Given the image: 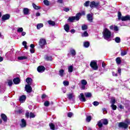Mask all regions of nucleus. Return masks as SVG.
Listing matches in <instances>:
<instances>
[{
  "mask_svg": "<svg viewBox=\"0 0 130 130\" xmlns=\"http://www.w3.org/2000/svg\"><path fill=\"white\" fill-rule=\"evenodd\" d=\"M126 51H123L121 52V55L122 56H124V55H126Z\"/></svg>",
  "mask_w": 130,
  "mask_h": 130,
  "instance_id": "nucleus-46",
  "label": "nucleus"
},
{
  "mask_svg": "<svg viewBox=\"0 0 130 130\" xmlns=\"http://www.w3.org/2000/svg\"><path fill=\"white\" fill-rule=\"evenodd\" d=\"M26 125H27L26 120L24 119H21V122L20 123L21 127H26Z\"/></svg>",
  "mask_w": 130,
  "mask_h": 130,
  "instance_id": "nucleus-12",
  "label": "nucleus"
},
{
  "mask_svg": "<svg viewBox=\"0 0 130 130\" xmlns=\"http://www.w3.org/2000/svg\"><path fill=\"white\" fill-rule=\"evenodd\" d=\"M84 46L86 48H88V47H89V46H90V43H89V42H85L84 43Z\"/></svg>",
  "mask_w": 130,
  "mask_h": 130,
  "instance_id": "nucleus-25",
  "label": "nucleus"
},
{
  "mask_svg": "<svg viewBox=\"0 0 130 130\" xmlns=\"http://www.w3.org/2000/svg\"><path fill=\"white\" fill-rule=\"evenodd\" d=\"M44 4L45 6H48L49 5V1L48 0H44Z\"/></svg>",
  "mask_w": 130,
  "mask_h": 130,
  "instance_id": "nucleus-43",
  "label": "nucleus"
},
{
  "mask_svg": "<svg viewBox=\"0 0 130 130\" xmlns=\"http://www.w3.org/2000/svg\"><path fill=\"white\" fill-rule=\"evenodd\" d=\"M87 28H88V26L86 24L83 25L82 26V29L83 30H87Z\"/></svg>",
  "mask_w": 130,
  "mask_h": 130,
  "instance_id": "nucleus-37",
  "label": "nucleus"
},
{
  "mask_svg": "<svg viewBox=\"0 0 130 130\" xmlns=\"http://www.w3.org/2000/svg\"><path fill=\"white\" fill-rule=\"evenodd\" d=\"M30 51L31 53H34L35 50L34 49H30Z\"/></svg>",
  "mask_w": 130,
  "mask_h": 130,
  "instance_id": "nucleus-60",
  "label": "nucleus"
},
{
  "mask_svg": "<svg viewBox=\"0 0 130 130\" xmlns=\"http://www.w3.org/2000/svg\"><path fill=\"white\" fill-rule=\"evenodd\" d=\"M113 29L114 31H118V27L117 26H114Z\"/></svg>",
  "mask_w": 130,
  "mask_h": 130,
  "instance_id": "nucleus-54",
  "label": "nucleus"
},
{
  "mask_svg": "<svg viewBox=\"0 0 130 130\" xmlns=\"http://www.w3.org/2000/svg\"><path fill=\"white\" fill-rule=\"evenodd\" d=\"M111 103L112 105L115 104V98L112 99V100L111 101Z\"/></svg>",
  "mask_w": 130,
  "mask_h": 130,
  "instance_id": "nucleus-48",
  "label": "nucleus"
},
{
  "mask_svg": "<svg viewBox=\"0 0 130 130\" xmlns=\"http://www.w3.org/2000/svg\"><path fill=\"white\" fill-rule=\"evenodd\" d=\"M119 108H120V109H123V106H122V105H120L119 106Z\"/></svg>",
  "mask_w": 130,
  "mask_h": 130,
  "instance_id": "nucleus-64",
  "label": "nucleus"
},
{
  "mask_svg": "<svg viewBox=\"0 0 130 130\" xmlns=\"http://www.w3.org/2000/svg\"><path fill=\"white\" fill-rule=\"evenodd\" d=\"M47 23L48 24H49V25H50L51 26H55V22L52 20H48L47 21Z\"/></svg>",
  "mask_w": 130,
  "mask_h": 130,
  "instance_id": "nucleus-21",
  "label": "nucleus"
},
{
  "mask_svg": "<svg viewBox=\"0 0 130 130\" xmlns=\"http://www.w3.org/2000/svg\"><path fill=\"white\" fill-rule=\"evenodd\" d=\"M90 66L91 68H92L94 71H96V70H98V66H97V63L95 61H91Z\"/></svg>",
  "mask_w": 130,
  "mask_h": 130,
  "instance_id": "nucleus-3",
  "label": "nucleus"
},
{
  "mask_svg": "<svg viewBox=\"0 0 130 130\" xmlns=\"http://www.w3.org/2000/svg\"><path fill=\"white\" fill-rule=\"evenodd\" d=\"M87 18L89 22H92V21H93V15L88 14L87 16Z\"/></svg>",
  "mask_w": 130,
  "mask_h": 130,
  "instance_id": "nucleus-15",
  "label": "nucleus"
},
{
  "mask_svg": "<svg viewBox=\"0 0 130 130\" xmlns=\"http://www.w3.org/2000/svg\"><path fill=\"white\" fill-rule=\"evenodd\" d=\"M64 71L63 70H61L59 71V76H60V77H62L63 76V73H64Z\"/></svg>",
  "mask_w": 130,
  "mask_h": 130,
  "instance_id": "nucleus-39",
  "label": "nucleus"
},
{
  "mask_svg": "<svg viewBox=\"0 0 130 130\" xmlns=\"http://www.w3.org/2000/svg\"><path fill=\"white\" fill-rule=\"evenodd\" d=\"M102 66L103 68H104V69H105V67H106V64L105 63V62H103L102 64Z\"/></svg>",
  "mask_w": 130,
  "mask_h": 130,
  "instance_id": "nucleus-56",
  "label": "nucleus"
},
{
  "mask_svg": "<svg viewBox=\"0 0 130 130\" xmlns=\"http://www.w3.org/2000/svg\"><path fill=\"white\" fill-rule=\"evenodd\" d=\"M79 98L80 101H81V102H86V98H85V96H84V93H80Z\"/></svg>",
  "mask_w": 130,
  "mask_h": 130,
  "instance_id": "nucleus-9",
  "label": "nucleus"
},
{
  "mask_svg": "<svg viewBox=\"0 0 130 130\" xmlns=\"http://www.w3.org/2000/svg\"><path fill=\"white\" fill-rule=\"evenodd\" d=\"M62 90L63 93H66L67 92V89L66 88H62Z\"/></svg>",
  "mask_w": 130,
  "mask_h": 130,
  "instance_id": "nucleus-58",
  "label": "nucleus"
},
{
  "mask_svg": "<svg viewBox=\"0 0 130 130\" xmlns=\"http://www.w3.org/2000/svg\"><path fill=\"white\" fill-rule=\"evenodd\" d=\"M26 82L27 83L26 85H31L32 84V78H27L26 79Z\"/></svg>",
  "mask_w": 130,
  "mask_h": 130,
  "instance_id": "nucleus-18",
  "label": "nucleus"
},
{
  "mask_svg": "<svg viewBox=\"0 0 130 130\" xmlns=\"http://www.w3.org/2000/svg\"><path fill=\"white\" fill-rule=\"evenodd\" d=\"M70 52L72 55V56H75L76 55V51L74 49H72L70 51Z\"/></svg>",
  "mask_w": 130,
  "mask_h": 130,
  "instance_id": "nucleus-35",
  "label": "nucleus"
},
{
  "mask_svg": "<svg viewBox=\"0 0 130 130\" xmlns=\"http://www.w3.org/2000/svg\"><path fill=\"white\" fill-rule=\"evenodd\" d=\"M45 59H46V60H52V57L49 56H47L45 57Z\"/></svg>",
  "mask_w": 130,
  "mask_h": 130,
  "instance_id": "nucleus-40",
  "label": "nucleus"
},
{
  "mask_svg": "<svg viewBox=\"0 0 130 130\" xmlns=\"http://www.w3.org/2000/svg\"><path fill=\"white\" fill-rule=\"evenodd\" d=\"M25 116L27 117V118H28L29 116H30V114H29L28 112H26L25 113Z\"/></svg>",
  "mask_w": 130,
  "mask_h": 130,
  "instance_id": "nucleus-55",
  "label": "nucleus"
},
{
  "mask_svg": "<svg viewBox=\"0 0 130 130\" xmlns=\"http://www.w3.org/2000/svg\"><path fill=\"white\" fill-rule=\"evenodd\" d=\"M111 107L113 110H116V109L117 108V107L115 105H111Z\"/></svg>",
  "mask_w": 130,
  "mask_h": 130,
  "instance_id": "nucleus-44",
  "label": "nucleus"
},
{
  "mask_svg": "<svg viewBox=\"0 0 130 130\" xmlns=\"http://www.w3.org/2000/svg\"><path fill=\"white\" fill-rule=\"evenodd\" d=\"M49 104H50V103H49V102H48V101H46L44 103V106H46V107H48Z\"/></svg>",
  "mask_w": 130,
  "mask_h": 130,
  "instance_id": "nucleus-49",
  "label": "nucleus"
},
{
  "mask_svg": "<svg viewBox=\"0 0 130 130\" xmlns=\"http://www.w3.org/2000/svg\"><path fill=\"white\" fill-rule=\"evenodd\" d=\"M29 117L30 118H34V117H35V115L33 113H30Z\"/></svg>",
  "mask_w": 130,
  "mask_h": 130,
  "instance_id": "nucleus-47",
  "label": "nucleus"
},
{
  "mask_svg": "<svg viewBox=\"0 0 130 130\" xmlns=\"http://www.w3.org/2000/svg\"><path fill=\"white\" fill-rule=\"evenodd\" d=\"M99 5L98 3H95V2H91L90 4V8H95V7H98Z\"/></svg>",
  "mask_w": 130,
  "mask_h": 130,
  "instance_id": "nucleus-14",
  "label": "nucleus"
},
{
  "mask_svg": "<svg viewBox=\"0 0 130 130\" xmlns=\"http://www.w3.org/2000/svg\"><path fill=\"white\" fill-rule=\"evenodd\" d=\"M13 83L15 84L16 85H17V84H19L20 83V79L19 78H16L13 79Z\"/></svg>",
  "mask_w": 130,
  "mask_h": 130,
  "instance_id": "nucleus-22",
  "label": "nucleus"
},
{
  "mask_svg": "<svg viewBox=\"0 0 130 130\" xmlns=\"http://www.w3.org/2000/svg\"><path fill=\"white\" fill-rule=\"evenodd\" d=\"M21 35L22 36H25V35H26V32L22 31Z\"/></svg>",
  "mask_w": 130,
  "mask_h": 130,
  "instance_id": "nucleus-59",
  "label": "nucleus"
},
{
  "mask_svg": "<svg viewBox=\"0 0 130 130\" xmlns=\"http://www.w3.org/2000/svg\"><path fill=\"white\" fill-rule=\"evenodd\" d=\"M25 90L27 93H31L32 92V87L29 85H25Z\"/></svg>",
  "mask_w": 130,
  "mask_h": 130,
  "instance_id": "nucleus-7",
  "label": "nucleus"
},
{
  "mask_svg": "<svg viewBox=\"0 0 130 130\" xmlns=\"http://www.w3.org/2000/svg\"><path fill=\"white\" fill-rule=\"evenodd\" d=\"M23 111H24V110H23V109H20L18 111V113H22V112H23Z\"/></svg>",
  "mask_w": 130,
  "mask_h": 130,
  "instance_id": "nucleus-63",
  "label": "nucleus"
},
{
  "mask_svg": "<svg viewBox=\"0 0 130 130\" xmlns=\"http://www.w3.org/2000/svg\"><path fill=\"white\" fill-rule=\"evenodd\" d=\"M101 121L103 124H108V120H107L106 119H102Z\"/></svg>",
  "mask_w": 130,
  "mask_h": 130,
  "instance_id": "nucleus-27",
  "label": "nucleus"
},
{
  "mask_svg": "<svg viewBox=\"0 0 130 130\" xmlns=\"http://www.w3.org/2000/svg\"><path fill=\"white\" fill-rule=\"evenodd\" d=\"M37 70L39 73H43V72L45 71V67H44V66H39Z\"/></svg>",
  "mask_w": 130,
  "mask_h": 130,
  "instance_id": "nucleus-11",
  "label": "nucleus"
},
{
  "mask_svg": "<svg viewBox=\"0 0 130 130\" xmlns=\"http://www.w3.org/2000/svg\"><path fill=\"white\" fill-rule=\"evenodd\" d=\"M7 83L9 87H11L12 85H13V81L12 80H8L7 81Z\"/></svg>",
  "mask_w": 130,
  "mask_h": 130,
  "instance_id": "nucleus-28",
  "label": "nucleus"
},
{
  "mask_svg": "<svg viewBox=\"0 0 130 130\" xmlns=\"http://www.w3.org/2000/svg\"><path fill=\"white\" fill-rule=\"evenodd\" d=\"M93 104L94 106H98V105H99V102H98L97 101H94L93 103Z\"/></svg>",
  "mask_w": 130,
  "mask_h": 130,
  "instance_id": "nucleus-50",
  "label": "nucleus"
},
{
  "mask_svg": "<svg viewBox=\"0 0 130 130\" xmlns=\"http://www.w3.org/2000/svg\"><path fill=\"white\" fill-rule=\"evenodd\" d=\"M10 14H6L5 15H4L3 16H2V21H6L7 20H9V19H10Z\"/></svg>",
  "mask_w": 130,
  "mask_h": 130,
  "instance_id": "nucleus-10",
  "label": "nucleus"
},
{
  "mask_svg": "<svg viewBox=\"0 0 130 130\" xmlns=\"http://www.w3.org/2000/svg\"><path fill=\"white\" fill-rule=\"evenodd\" d=\"M81 85H81V89L82 90H85V89L86 88L85 86L87 84V81L85 79H82L81 81Z\"/></svg>",
  "mask_w": 130,
  "mask_h": 130,
  "instance_id": "nucleus-6",
  "label": "nucleus"
},
{
  "mask_svg": "<svg viewBox=\"0 0 130 130\" xmlns=\"http://www.w3.org/2000/svg\"><path fill=\"white\" fill-rule=\"evenodd\" d=\"M91 119H92V117H91V116H87L86 118V121L87 122H90Z\"/></svg>",
  "mask_w": 130,
  "mask_h": 130,
  "instance_id": "nucleus-29",
  "label": "nucleus"
},
{
  "mask_svg": "<svg viewBox=\"0 0 130 130\" xmlns=\"http://www.w3.org/2000/svg\"><path fill=\"white\" fill-rule=\"evenodd\" d=\"M75 97V94L73 92L67 94V98H68L69 100H72V101H75V99H76Z\"/></svg>",
  "mask_w": 130,
  "mask_h": 130,
  "instance_id": "nucleus-4",
  "label": "nucleus"
},
{
  "mask_svg": "<svg viewBox=\"0 0 130 130\" xmlns=\"http://www.w3.org/2000/svg\"><path fill=\"white\" fill-rule=\"evenodd\" d=\"M73 66H71L68 67L69 73H73Z\"/></svg>",
  "mask_w": 130,
  "mask_h": 130,
  "instance_id": "nucleus-30",
  "label": "nucleus"
},
{
  "mask_svg": "<svg viewBox=\"0 0 130 130\" xmlns=\"http://www.w3.org/2000/svg\"><path fill=\"white\" fill-rule=\"evenodd\" d=\"M64 29L66 32H69V31H70V25L68 24H65L64 25Z\"/></svg>",
  "mask_w": 130,
  "mask_h": 130,
  "instance_id": "nucleus-20",
  "label": "nucleus"
},
{
  "mask_svg": "<svg viewBox=\"0 0 130 130\" xmlns=\"http://www.w3.org/2000/svg\"><path fill=\"white\" fill-rule=\"evenodd\" d=\"M43 27V24L42 23H39L37 25V28L39 30L41 28H42Z\"/></svg>",
  "mask_w": 130,
  "mask_h": 130,
  "instance_id": "nucleus-34",
  "label": "nucleus"
},
{
  "mask_svg": "<svg viewBox=\"0 0 130 130\" xmlns=\"http://www.w3.org/2000/svg\"><path fill=\"white\" fill-rule=\"evenodd\" d=\"M63 10L64 11V12H70V8H64Z\"/></svg>",
  "mask_w": 130,
  "mask_h": 130,
  "instance_id": "nucleus-52",
  "label": "nucleus"
},
{
  "mask_svg": "<svg viewBox=\"0 0 130 130\" xmlns=\"http://www.w3.org/2000/svg\"><path fill=\"white\" fill-rule=\"evenodd\" d=\"M22 45H23V46H25L27 45V42H26V41H23V42H22Z\"/></svg>",
  "mask_w": 130,
  "mask_h": 130,
  "instance_id": "nucleus-57",
  "label": "nucleus"
},
{
  "mask_svg": "<svg viewBox=\"0 0 130 130\" xmlns=\"http://www.w3.org/2000/svg\"><path fill=\"white\" fill-rule=\"evenodd\" d=\"M128 123H129V121H127V123H125V122H120L119 123V127H123V128H127Z\"/></svg>",
  "mask_w": 130,
  "mask_h": 130,
  "instance_id": "nucleus-5",
  "label": "nucleus"
},
{
  "mask_svg": "<svg viewBox=\"0 0 130 130\" xmlns=\"http://www.w3.org/2000/svg\"><path fill=\"white\" fill-rule=\"evenodd\" d=\"M104 38L106 40H109L110 37H111V32H110L108 29L105 28L103 31Z\"/></svg>",
  "mask_w": 130,
  "mask_h": 130,
  "instance_id": "nucleus-1",
  "label": "nucleus"
},
{
  "mask_svg": "<svg viewBox=\"0 0 130 130\" xmlns=\"http://www.w3.org/2000/svg\"><path fill=\"white\" fill-rule=\"evenodd\" d=\"M49 126H50L51 129H52V130L57 129V128H58V127H56L55 128V125L53 124V123H49Z\"/></svg>",
  "mask_w": 130,
  "mask_h": 130,
  "instance_id": "nucleus-19",
  "label": "nucleus"
},
{
  "mask_svg": "<svg viewBox=\"0 0 130 130\" xmlns=\"http://www.w3.org/2000/svg\"><path fill=\"white\" fill-rule=\"evenodd\" d=\"M89 5H90V2L87 1L86 3H84L85 7H89Z\"/></svg>",
  "mask_w": 130,
  "mask_h": 130,
  "instance_id": "nucleus-51",
  "label": "nucleus"
},
{
  "mask_svg": "<svg viewBox=\"0 0 130 130\" xmlns=\"http://www.w3.org/2000/svg\"><path fill=\"white\" fill-rule=\"evenodd\" d=\"M25 100H26V95H22V96H20L19 101L21 103L25 102Z\"/></svg>",
  "mask_w": 130,
  "mask_h": 130,
  "instance_id": "nucleus-16",
  "label": "nucleus"
},
{
  "mask_svg": "<svg viewBox=\"0 0 130 130\" xmlns=\"http://www.w3.org/2000/svg\"><path fill=\"white\" fill-rule=\"evenodd\" d=\"M118 20H121V18H122V17H121V13H120V12L118 13Z\"/></svg>",
  "mask_w": 130,
  "mask_h": 130,
  "instance_id": "nucleus-45",
  "label": "nucleus"
},
{
  "mask_svg": "<svg viewBox=\"0 0 130 130\" xmlns=\"http://www.w3.org/2000/svg\"><path fill=\"white\" fill-rule=\"evenodd\" d=\"M115 41L116 43H119L120 42V38L117 37L115 38Z\"/></svg>",
  "mask_w": 130,
  "mask_h": 130,
  "instance_id": "nucleus-32",
  "label": "nucleus"
},
{
  "mask_svg": "<svg viewBox=\"0 0 130 130\" xmlns=\"http://www.w3.org/2000/svg\"><path fill=\"white\" fill-rule=\"evenodd\" d=\"M116 61L118 64H119L121 62V60H120V58L118 57L116 59Z\"/></svg>",
  "mask_w": 130,
  "mask_h": 130,
  "instance_id": "nucleus-36",
  "label": "nucleus"
},
{
  "mask_svg": "<svg viewBox=\"0 0 130 130\" xmlns=\"http://www.w3.org/2000/svg\"><path fill=\"white\" fill-rule=\"evenodd\" d=\"M23 29L22 28V27H18L17 28V32H18V33H21V32H23Z\"/></svg>",
  "mask_w": 130,
  "mask_h": 130,
  "instance_id": "nucleus-42",
  "label": "nucleus"
},
{
  "mask_svg": "<svg viewBox=\"0 0 130 130\" xmlns=\"http://www.w3.org/2000/svg\"><path fill=\"white\" fill-rule=\"evenodd\" d=\"M1 118L3 119L4 122H7L8 121V118L7 117V115L5 114H1Z\"/></svg>",
  "mask_w": 130,
  "mask_h": 130,
  "instance_id": "nucleus-13",
  "label": "nucleus"
},
{
  "mask_svg": "<svg viewBox=\"0 0 130 130\" xmlns=\"http://www.w3.org/2000/svg\"><path fill=\"white\" fill-rule=\"evenodd\" d=\"M103 123L102 122V121H101V120L99 121L98 125H99V127H102L103 125Z\"/></svg>",
  "mask_w": 130,
  "mask_h": 130,
  "instance_id": "nucleus-41",
  "label": "nucleus"
},
{
  "mask_svg": "<svg viewBox=\"0 0 130 130\" xmlns=\"http://www.w3.org/2000/svg\"><path fill=\"white\" fill-rule=\"evenodd\" d=\"M30 47H31V49H33L34 48V47H35V46L34 45V44H30Z\"/></svg>",
  "mask_w": 130,
  "mask_h": 130,
  "instance_id": "nucleus-62",
  "label": "nucleus"
},
{
  "mask_svg": "<svg viewBox=\"0 0 130 130\" xmlns=\"http://www.w3.org/2000/svg\"><path fill=\"white\" fill-rule=\"evenodd\" d=\"M36 17H39V16H40V13H39V12L36 13Z\"/></svg>",
  "mask_w": 130,
  "mask_h": 130,
  "instance_id": "nucleus-61",
  "label": "nucleus"
},
{
  "mask_svg": "<svg viewBox=\"0 0 130 130\" xmlns=\"http://www.w3.org/2000/svg\"><path fill=\"white\" fill-rule=\"evenodd\" d=\"M85 95L87 98H89L92 96V94L90 92H85Z\"/></svg>",
  "mask_w": 130,
  "mask_h": 130,
  "instance_id": "nucleus-31",
  "label": "nucleus"
},
{
  "mask_svg": "<svg viewBox=\"0 0 130 130\" xmlns=\"http://www.w3.org/2000/svg\"><path fill=\"white\" fill-rule=\"evenodd\" d=\"M33 8L35 9V10H40L41 9V7L40 6H37L35 4H32Z\"/></svg>",
  "mask_w": 130,
  "mask_h": 130,
  "instance_id": "nucleus-23",
  "label": "nucleus"
},
{
  "mask_svg": "<svg viewBox=\"0 0 130 130\" xmlns=\"http://www.w3.org/2000/svg\"><path fill=\"white\" fill-rule=\"evenodd\" d=\"M129 15H126L125 16H122L121 20V21H127L128 20H129Z\"/></svg>",
  "mask_w": 130,
  "mask_h": 130,
  "instance_id": "nucleus-17",
  "label": "nucleus"
},
{
  "mask_svg": "<svg viewBox=\"0 0 130 130\" xmlns=\"http://www.w3.org/2000/svg\"><path fill=\"white\" fill-rule=\"evenodd\" d=\"M68 117H71L72 116H73V113H71V112L68 113Z\"/></svg>",
  "mask_w": 130,
  "mask_h": 130,
  "instance_id": "nucleus-53",
  "label": "nucleus"
},
{
  "mask_svg": "<svg viewBox=\"0 0 130 130\" xmlns=\"http://www.w3.org/2000/svg\"><path fill=\"white\" fill-rule=\"evenodd\" d=\"M23 14L24 15H28L29 14V9L28 8H24L23 9Z\"/></svg>",
  "mask_w": 130,
  "mask_h": 130,
  "instance_id": "nucleus-24",
  "label": "nucleus"
},
{
  "mask_svg": "<svg viewBox=\"0 0 130 130\" xmlns=\"http://www.w3.org/2000/svg\"><path fill=\"white\" fill-rule=\"evenodd\" d=\"M45 44H46V40L44 39H41L39 41V45L41 47H43Z\"/></svg>",
  "mask_w": 130,
  "mask_h": 130,
  "instance_id": "nucleus-8",
  "label": "nucleus"
},
{
  "mask_svg": "<svg viewBox=\"0 0 130 130\" xmlns=\"http://www.w3.org/2000/svg\"><path fill=\"white\" fill-rule=\"evenodd\" d=\"M19 60H23V59H27V57L25 56H21L18 57Z\"/></svg>",
  "mask_w": 130,
  "mask_h": 130,
  "instance_id": "nucleus-26",
  "label": "nucleus"
},
{
  "mask_svg": "<svg viewBox=\"0 0 130 130\" xmlns=\"http://www.w3.org/2000/svg\"><path fill=\"white\" fill-rule=\"evenodd\" d=\"M63 84L64 86H69V85H70V82L68 81H64Z\"/></svg>",
  "mask_w": 130,
  "mask_h": 130,
  "instance_id": "nucleus-38",
  "label": "nucleus"
},
{
  "mask_svg": "<svg viewBox=\"0 0 130 130\" xmlns=\"http://www.w3.org/2000/svg\"><path fill=\"white\" fill-rule=\"evenodd\" d=\"M80 17H81V14L78 13L76 16L69 17L68 21L69 22H74L75 20L76 21H79L80 20Z\"/></svg>",
  "mask_w": 130,
  "mask_h": 130,
  "instance_id": "nucleus-2",
  "label": "nucleus"
},
{
  "mask_svg": "<svg viewBox=\"0 0 130 130\" xmlns=\"http://www.w3.org/2000/svg\"><path fill=\"white\" fill-rule=\"evenodd\" d=\"M87 36H89V35L87 31H84V33L82 34V37H87Z\"/></svg>",
  "mask_w": 130,
  "mask_h": 130,
  "instance_id": "nucleus-33",
  "label": "nucleus"
}]
</instances>
